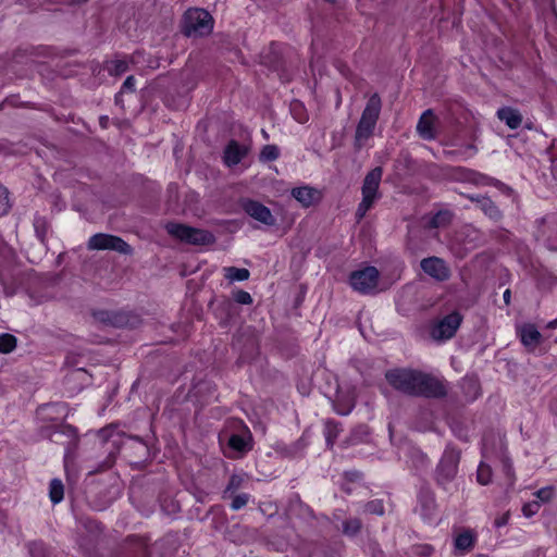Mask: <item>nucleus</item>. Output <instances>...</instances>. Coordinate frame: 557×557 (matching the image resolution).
<instances>
[{
    "mask_svg": "<svg viewBox=\"0 0 557 557\" xmlns=\"http://www.w3.org/2000/svg\"><path fill=\"white\" fill-rule=\"evenodd\" d=\"M451 214L448 211H441L432 219V225L435 227L442 226L450 221Z\"/></svg>",
    "mask_w": 557,
    "mask_h": 557,
    "instance_id": "nucleus-36",
    "label": "nucleus"
},
{
    "mask_svg": "<svg viewBox=\"0 0 557 557\" xmlns=\"http://www.w3.org/2000/svg\"><path fill=\"white\" fill-rule=\"evenodd\" d=\"M350 286L358 293L369 294L376 289L379 271L374 267H367L350 274Z\"/></svg>",
    "mask_w": 557,
    "mask_h": 557,
    "instance_id": "nucleus-8",
    "label": "nucleus"
},
{
    "mask_svg": "<svg viewBox=\"0 0 557 557\" xmlns=\"http://www.w3.org/2000/svg\"><path fill=\"white\" fill-rule=\"evenodd\" d=\"M492 470L491 467L484 462H481L476 471V481L481 485H487L491 483Z\"/></svg>",
    "mask_w": 557,
    "mask_h": 557,
    "instance_id": "nucleus-30",
    "label": "nucleus"
},
{
    "mask_svg": "<svg viewBox=\"0 0 557 557\" xmlns=\"http://www.w3.org/2000/svg\"><path fill=\"white\" fill-rule=\"evenodd\" d=\"M295 119L300 122V123H304L307 119L305 116H299V115H295Z\"/></svg>",
    "mask_w": 557,
    "mask_h": 557,
    "instance_id": "nucleus-50",
    "label": "nucleus"
},
{
    "mask_svg": "<svg viewBox=\"0 0 557 557\" xmlns=\"http://www.w3.org/2000/svg\"><path fill=\"white\" fill-rule=\"evenodd\" d=\"M213 29L212 16L202 9H189L184 15V34L188 37H199L210 34Z\"/></svg>",
    "mask_w": 557,
    "mask_h": 557,
    "instance_id": "nucleus-5",
    "label": "nucleus"
},
{
    "mask_svg": "<svg viewBox=\"0 0 557 557\" xmlns=\"http://www.w3.org/2000/svg\"><path fill=\"white\" fill-rule=\"evenodd\" d=\"M496 114L511 129H517L522 123V115L517 109L511 107L500 108Z\"/></svg>",
    "mask_w": 557,
    "mask_h": 557,
    "instance_id": "nucleus-19",
    "label": "nucleus"
},
{
    "mask_svg": "<svg viewBox=\"0 0 557 557\" xmlns=\"http://www.w3.org/2000/svg\"><path fill=\"white\" fill-rule=\"evenodd\" d=\"M485 211L486 213L493 218V219H496L499 216V212L498 210L494 207V205L492 202H488L486 206H485Z\"/></svg>",
    "mask_w": 557,
    "mask_h": 557,
    "instance_id": "nucleus-42",
    "label": "nucleus"
},
{
    "mask_svg": "<svg viewBox=\"0 0 557 557\" xmlns=\"http://www.w3.org/2000/svg\"><path fill=\"white\" fill-rule=\"evenodd\" d=\"M521 342L524 346L535 348L540 343L541 334L532 324L521 326L519 330Z\"/></svg>",
    "mask_w": 557,
    "mask_h": 557,
    "instance_id": "nucleus-22",
    "label": "nucleus"
},
{
    "mask_svg": "<svg viewBox=\"0 0 557 557\" xmlns=\"http://www.w3.org/2000/svg\"><path fill=\"white\" fill-rule=\"evenodd\" d=\"M137 492H140V490H133V492L129 494V499L133 502L137 497Z\"/></svg>",
    "mask_w": 557,
    "mask_h": 557,
    "instance_id": "nucleus-48",
    "label": "nucleus"
},
{
    "mask_svg": "<svg viewBox=\"0 0 557 557\" xmlns=\"http://www.w3.org/2000/svg\"><path fill=\"white\" fill-rule=\"evenodd\" d=\"M382 168L377 166L371 170L364 177L361 194L362 199L358 205L356 216L361 220L380 198L379 187L382 180Z\"/></svg>",
    "mask_w": 557,
    "mask_h": 557,
    "instance_id": "nucleus-4",
    "label": "nucleus"
},
{
    "mask_svg": "<svg viewBox=\"0 0 557 557\" xmlns=\"http://www.w3.org/2000/svg\"><path fill=\"white\" fill-rule=\"evenodd\" d=\"M245 147L239 146L236 141H231L224 151V161L228 166L238 164L246 156Z\"/></svg>",
    "mask_w": 557,
    "mask_h": 557,
    "instance_id": "nucleus-21",
    "label": "nucleus"
},
{
    "mask_svg": "<svg viewBox=\"0 0 557 557\" xmlns=\"http://www.w3.org/2000/svg\"><path fill=\"white\" fill-rule=\"evenodd\" d=\"M302 519L307 522L309 529H315L320 522H331L334 528L343 535L354 537L360 533L362 521L357 517H346L343 511H335L332 518L322 516L318 518L309 507L301 508Z\"/></svg>",
    "mask_w": 557,
    "mask_h": 557,
    "instance_id": "nucleus-2",
    "label": "nucleus"
},
{
    "mask_svg": "<svg viewBox=\"0 0 557 557\" xmlns=\"http://www.w3.org/2000/svg\"><path fill=\"white\" fill-rule=\"evenodd\" d=\"M476 534L474 531L467 529L455 537V548L466 553L474 547Z\"/></svg>",
    "mask_w": 557,
    "mask_h": 557,
    "instance_id": "nucleus-23",
    "label": "nucleus"
},
{
    "mask_svg": "<svg viewBox=\"0 0 557 557\" xmlns=\"http://www.w3.org/2000/svg\"><path fill=\"white\" fill-rule=\"evenodd\" d=\"M498 444H499V447H500V449H502V448H503V446H504V443H503V438H502V437H499V438H498Z\"/></svg>",
    "mask_w": 557,
    "mask_h": 557,
    "instance_id": "nucleus-52",
    "label": "nucleus"
},
{
    "mask_svg": "<svg viewBox=\"0 0 557 557\" xmlns=\"http://www.w3.org/2000/svg\"><path fill=\"white\" fill-rule=\"evenodd\" d=\"M253 479L243 471H236L230 479L227 487H240L244 485H252Z\"/></svg>",
    "mask_w": 557,
    "mask_h": 557,
    "instance_id": "nucleus-27",
    "label": "nucleus"
},
{
    "mask_svg": "<svg viewBox=\"0 0 557 557\" xmlns=\"http://www.w3.org/2000/svg\"><path fill=\"white\" fill-rule=\"evenodd\" d=\"M314 557H339L334 550L332 549H322L318 552Z\"/></svg>",
    "mask_w": 557,
    "mask_h": 557,
    "instance_id": "nucleus-44",
    "label": "nucleus"
},
{
    "mask_svg": "<svg viewBox=\"0 0 557 557\" xmlns=\"http://www.w3.org/2000/svg\"><path fill=\"white\" fill-rule=\"evenodd\" d=\"M355 398L356 395L354 389H347L345 392L343 387L339 386L334 403L336 412L342 416L348 414L355 406Z\"/></svg>",
    "mask_w": 557,
    "mask_h": 557,
    "instance_id": "nucleus-15",
    "label": "nucleus"
},
{
    "mask_svg": "<svg viewBox=\"0 0 557 557\" xmlns=\"http://www.w3.org/2000/svg\"><path fill=\"white\" fill-rule=\"evenodd\" d=\"M341 429L338 424L334 421L325 422L324 426V435L327 446L332 447L336 437L338 436Z\"/></svg>",
    "mask_w": 557,
    "mask_h": 557,
    "instance_id": "nucleus-29",
    "label": "nucleus"
},
{
    "mask_svg": "<svg viewBox=\"0 0 557 557\" xmlns=\"http://www.w3.org/2000/svg\"><path fill=\"white\" fill-rule=\"evenodd\" d=\"M249 271L244 268L227 267L224 268V276L231 281H246L249 277Z\"/></svg>",
    "mask_w": 557,
    "mask_h": 557,
    "instance_id": "nucleus-26",
    "label": "nucleus"
},
{
    "mask_svg": "<svg viewBox=\"0 0 557 557\" xmlns=\"http://www.w3.org/2000/svg\"><path fill=\"white\" fill-rule=\"evenodd\" d=\"M459 453L455 449H446L437 467V482L448 483L457 473Z\"/></svg>",
    "mask_w": 557,
    "mask_h": 557,
    "instance_id": "nucleus-10",
    "label": "nucleus"
},
{
    "mask_svg": "<svg viewBox=\"0 0 557 557\" xmlns=\"http://www.w3.org/2000/svg\"><path fill=\"white\" fill-rule=\"evenodd\" d=\"M280 156V150L275 145H267L262 148L260 159L262 161H273Z\"/></svg>",
    "mask_w": 557,
    "mask_h": 557,
    "instance_id": "nucleus-33",
    "label": "nucleus"
},
{
    "mask_svg": "<svg viewBox=\"0 0 557 557\" xmlns=\"http://www.w3.org/2000/svg\"><path fill=\"white\" fill-rule=\"evenodd\" d=\"M346 484H361L362 475L360 472L351 470L344 473Z\"/></svg>",
    "mask_w": 557,
    "mask_h": 557,
    "instance_id": "nucleus-37",
    "label": "nucleus"
},
{
    "mask_svg": "<svg viewBox=\"0 0 557 557\" xmlns=\"http://www.w3.org/2000/svg\"><path fill=\"white\" fill-rule=\"evenodd\" d=\"M548 327H557V319L548 323Z\"/></svg>",
    "mask_w": 557,
    "mask_h": 557,
    "instance_id": "nucleus-51",
    "label": "nucleus"
},
{
    "mask_svg": "<svg viewBox=\"0 0 557 557\" xmlns=\"http://www.w3.org/2000/svg\"><path fill=\"white\" fill-rule=\"evenodd\" d=\"M381 107L380 97L372 95L367 102L356 128L355 141L359 148L372 136L380 116Z\"/></svg>",
    "mask_w": 557,
    "mask_h": 557,
    "instance_id": "nucleus-3",
    "label": "nucleus"
},
{
    "mask_svg": "<svg viewBox=\"0 0 557 557\" xmlns=\"http://www.w3.org/2000/svg\"><path fill=\"white\" fill-rule=\"evenodd\" d=\"M509 512L504 513L503 516L495 519L494 524L496 528L504 527L508 523Z\"/></svg>",
    "mask_w": 557,
    "mask_h": 557,
    "instance_id": "nucleus-43",
    "label": "nucleus"
},
{
    "mask_svg": "<svg viewBox=\"0 0 557 557\" xmlns=\"http://www.w3.org/2000/svg\"><path fill=\"white\" fill-rule=\"evenodd\" d=\"M535 499L524 503L522 506V513L527 518L534 516L541 508V505L547 503L553 497V490H536L534 493Z\"/></svg>",
    "mask_w": 557,
    "mask_h": 557,
    "instance_id": "nucleus-16",
    "label": "nucleus"
},
{
    "mask_svg": "<svg viewBox=\"0 0 557 557\" xmlns=\"http://www.w3.org/2000/svg\"><path fill=\"white\" fill-rule=\"evenodd\" d=\"M301 109H302L301 104L298 103V102L294 103L293 107H292V110H293L295 115L300 114V111H297V110H301Z\"/></svg>",
    "mask_w": 557,
    "mask_h": 557,
    "instance_id": "nucleus-46",
    "label": "nucleus"
},
{
    "mask_svg": "<svg viewBox=\"0 0 557 557\" xmlns=\"http://www.w3.org/2000/svg\"><path fill=\"white\" fill-rule=\"evenodd\" d=\"M134 89H135V78H134V76H128L125 79V82L123 83V85H122L121 92L117 94L116 97H115L116 103H120V101H121V94L122 92H125V91H131L132 92V91H134Z\"/></svg>",
    "mask_w": 557,
    "mask_h": 557,
    "instance_id": "nucleus-38",
    "label": "nucleus"
},
{
    "mask_svg": "<svg viewBox=\"0 0 557 557\" xmlns=\"http://www.w3.org/2000/svg\"><path fill=\"white\" fill-rule=\"evenodd\" d=\"M493 454L492 449L488 446V441L484 440L483 444V455L485 458L490 457Z\"/></svg>",
    "mask_w": 557,
    "mask_h": 557,
    "instance_id": "nucleus-45",
    "label": "nucleus"
},
{
    "mask_svg": "<svg viewBox=\"0 0 557 557\" xmlns=\"http://www.w3.org/2000/svg\"><path fill=\"white\" fill-rule=\"evenodd\" d=\"M364 511L367 513L382 516L384 513V506L382 500L375 499L368 502L364 506Z\"/></svg>",
    "mask_w": 557,
    "mask_h": 557,
    "instance_id": "nucleus-34",
    "label": "nucleus"
},
{
    "mask_svg": "<svg viewBox=\"0 0 557 557\" xmlns=\"http://www.w3.org/2000/svg\"><path fill=\"white\" fill-rule=\"evenodd\" d=\"M84 525L89 532L92 533V536H96V534L100 533L102 530L100 524L92 520H87Z\"/></svg>",
    "mask_w": 557,
    "mask_h": 557,
    "instance_id": "nucleus-41",
    "label": "nucleus"
},
{
    "mask_svg": "<svg viewBox=\"0 0 557 557\" xmlns=\"http://www.w3.org/2000/svg\"><path fill=\"white\" fill-rule=\"evenodd\" d=\"M50 487H63L61 480H58V479L52 480Z\"/></svg>",
    "mask_w": 557,
    "mask_h": 557,
    "instance_id": "nucleus-47",
    "label": "nucleus"
},
{
    "mask_svg": "<svg viewBox=\"0 0 557 557\" xmlns=\"http://www.w3.org/2000/svg\"><path fill=\"white\" fill-rule=\"evenodd\" d=\"M109 74L119 76L128 70V62L124 59L111 60L107 63Z\"/></svg>",
    "mask_w": 557,
    "mask_h": 557,
    "instance_id": "nucleus-28",
    "label": "nucleus"
},
{
    "mask_svg": "<svg viewBox=\"0 0 557 557\" xmlns=\"http://www.w3.org/2000/svg\"><path fill=\"white\" fill-rule=\"evenodd\" d=\"M235 490H225L223 499L231 500V508L233 510H239L247 505L250 499V495L247 493L235 494Z\"/></svg>",
    "mask_w": 557,
    "mask_h": 557,
    "instance_id": "nucleus-25",
    "label": "nucleus"
},
{
    "mask_svg": "<svg viewBox=\"0 0 557 557\" xmlns=\"http://www.w3.org/2000/svg\"><path fill=\"white\" fill-rule=\"evenodd\" d=\"M243 209L247 215L264 225L275 224V218L271 210L259 201L247 200L243 203Z\"/></svg>",
    "mask_w": 557,
    "mask_h": 557,
    "instance_id": "nucleus-11",
    "label": "nucleus"
},
{
    "mask_svg": "<svg viewBox=\"0 0 557 557\" xmlns=\"http://www.w3.org/2000/svg\"><path fill=\"white\" fill-rule=\"evenodd\" d=\"M10 209L9 191L5 187L0 186V215L8 213Z\"/></svg>",
    "mask_w": 557,
    "mask_h": 557,
    "instance_id": "nucleus-35",
    "label": "nucleus"
},
{
    "mask_svg": "<svg viewBox=\"0 0 557 557\" xmlns=\"http://www.w3.org/2000/svg\"><path fill=\"white\" fill-rule=\"evenodd\" d=\"M509 298H510V290L506 289L505 293H504V299H505L506 302H508Z\"/></svg>",
    "mask_w": 557,
    "mask_h": 557,
    "instance_id": "nucleus-49",
    "label": "nucleus"
},
{
    "mask_svg": "<svg viewBox=\"0 0 557 557\" xmlns=\"http://www.w3.org/2000/svg\"><path fill=\"white\" fill-rule=\"evenodd\" d=\"M234 299L242 305H250L252 302L251 295L245 290H238L237 293H235Z\"/></svg>",
    "mask_w": 557,
    "mask_h": 557,
    "instance_id": "nucleus-39",
    "label": "nucleus"
},
{
    "mask_svg": "<svg viewBox=\"0 0 557 557\" xmlns=\"http://www.w3.org/2000/svg\"><path fill=\"white\" fill-rule=\"evenodd\" d=\"M16 346V338L11 334L0 335V352H11Z\"/></svg>",
    "mask_w": 557,
    "mask_h": 557,
    "instance_id": "nucleus-32",
    "label": "nucleus"
},
{
    "mask_svg": "<svg viewBox=\"0 0 557 557\" xmlns=\"http://www.w3.org/2000/svg\"><path fill=\"white\" fill-rule=\"evenodd\" d=\"M49 497L53 504L60 503L64 498V490H49Z\"/></svg>",
    "mask_w": 557,
    "mask_h": 557,
    "instance_id": "nucleus-40",
    "label": "nucleus"
},
{
    "mask_svg": "<svg viewBox=\"0 0 557 557\" xmlns=\"http://www.w3.org/2000/svg\"><path fill=\"white\" fill-rule=\"evenodd\" d=\"M421 268L426 274L438 281L447 280L449 276V270L445 262L436 257L423 259Z\"/></svg>",
    "mask_w": 557,
    "mask_h": 557,
    "instance_id": "nucleus-13",
    "label": "nucleus"
},
{
    "mask_svg": "<svg viewBox=\"0 0 557 557\" xmlns=\"http://www.w3.org/2000/svg\"><path fill=\"white\" fill-rule=\"evenodd\" d=\"M30 557H50L49 549L42 542H33L28 545Z\"/></svg>",
    "mask_w": 557,
    "mask_h": 557,
    "instance_id": "nucleus-31",
    "label": "nucleus"
},
{
    "mask_svg": "<svg viewBox=\"0 0 557 557\" xmlns=\"http://www.w3.org/2000/svg\"><path fill=\"white\" fill-rule=\"evenodd\" d=\"M462 322V315L457 312H450L435 320L430 329L431 337L436 342H445L455 336Z\"/></svg>",
    "mask_w": 557,
    "mask_h": 557,
    "instance_id": "nucleus-7",
    "label": "nucleus"
},
{
    "mask_svg": "<svg viewBox=\"0 0 557 557\" xmlns=\"http://www.w3.org/2000/svg\"><path fill=\"white\" fill-rule=\"evenodd\" d=\"M419 503L421 507V513L426 518H431L436 508L435 497L431 490H422L420 492Z\"/></svg>",
    "mask_w": 557,
    "mask_h": 557,
    "instance_id": "nucleus-24",
    "label": "nucleus"
},
{
    "mask_svg": "<svg viewBox=\"0 0 557 557\" xmlns=\"http://www.w3.org/2000/svg\"><path fill=\"white\" fill-rule=\"evenodd\" d=\"M437 119L432 110H426L420 116L417 132L423 139H433L436 136Z\"/></svg>",
    "mask_w": 557,
    "mask_h": 557,
    "instance_id": "nucleus-14",
    "label": "nucleus"
},
{
    "mask_svg": "<svg viewBox=\"0 0 557 557\" xmlns=\"http://www.w3.org/2000/svg\"><path fill=\"white\" fill-rule=\"evenodd\" d=\"M86 492L85 497L95 510H104L112 500L108 490H87Z\"/></svg>",
    "mask_w": 557,
    "mask_h": 557,
    "instance_id": "nucleus-17",
    "label": "nucleus"
},
{
    "mask_svg": "<svg viewBox=\"0 0 557 557\" xmlns=\"http://www.w3.org/2000/svg\"><path fill=\"white\" fill-rule=\"evenodd\" d=\"M388 383L410 395L441 396L444 386L434 377L409 369H395L386 373Z\"/></svg>",
    "mask_w": 557,
    "mask_h": 557,
    "instance_id": "nucleus-1",
    "label": "nucleus"
},
{
    "mask_svg": "<svg viewBox=\"0 0 557 557\" xmlns=\"http://www.w3.org/2000/svg\"><path fill=\"white\" fill-rule=\"evenodd\" d=\"M293 197L299 201L304 207H310L320 200L319 190L312 187H298L292 190Z\"/></svg>",
    "mask_w": 557,
    "mask_h": 557,
    "instance_id": "nucleus-18",
    "label": "nucleus"
},
{
    "mask_svg": "<svg viewBox=\"0 0 557 557\" xmlns=\"http://www.w3.org/2000/svg\"><path fill=\"white\" fill-rule=\"evenodd\" d=\"M165 230L172 237L186 244L210 245L214 242V237L210 232L181 223H168Z\"/></svg>",
    "mask_w": 557,
    "mask_h": 557,
    "instance_id": "nucleus-6",
    "label": "nucleus"
},
{
    "mask_svg": "<svg viewBox=\"0 0 557 557\" xmlns=\"http://www.w3.org/2000/svg\"><path fill=\"white\" fill-rule=\"evenodd\" d=\"M180 510H181V506H180V504H176L175 508L173 509V511H180Z\"/></svg>",
    "mask_w": 557,
    "mask_h": 557,
    "instance_id": "nucleus-53",
    "label": "nucleus"
},
{
    "mask_svg": "<svg viewBox=\"0 0 557 557\" xmlns=\"http://www.w3.org/2000/svg\"><path fill=\"white\" fill-rule=\"evenodd\" d=\"M88 248L91 250H114L128 255L132 248L122 238L109 234H96L88 240Z\"/></svg>",
    "mask_w": 557,
    "mask_h": 557,
    "instance_id": "nucleus-9",
    "label": "nucleus"
},
{
    "mask_svg": "<svg viewBox=\"0 0 557 557\" xmlns=\"http://www.w3.org/2000/svg\"><path fill=\"white\" fill-rule=\"evenodd\" d=\"M251 447V435L248 431L244 434H233L227 441L228 451L225 455L230 458H235L249 451Z\"/></svg>",
    "mask_w": 557,
    "mask_h": 557,
    "instance_id": "nucleus-12",
    "label": "nucleus"
},
{
    "mask_svg": "<svg viewBox=\"0 0 557 557\" xmlns=\"http://www.w3.org/2000/svg\"><path fill=\"white\" fill-rule=\"evenodd\" d=\"M127 541L131 544V550L127 553L126 557H150L146 537L131 535L127 537Z\"/></svg>",
    "mask_w": 557,
    "mask_h": 557,
    "instance_id": "nucleus-20",
    "label": "nucleus"
}]
</instances>
